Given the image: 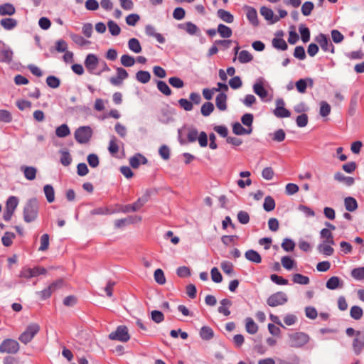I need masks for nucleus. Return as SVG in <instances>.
Wrapping results in <instances>:
<instances>
[{"label":"nucleus","instance_id":"nucleus-1","mask_svg":"<svg viewBox=\"0 0 364 364\" xmlns=\"http://www.w3.org/2000/svg\"><path fill=\"white\" fill-rule=\"evenodd\" d=\"M38 202L36 198L29 199L23 208V220L26 223L34 221L38 216Z\"/></svg>","mask_w":364,"mask_h":364},{"label":"nucleus","instance_id":"nucleus-2","mask_svg":"<svg viewBox=\"0 0 364 364\" xmlns=\"http://www.w3.org/2000/svg\"><path fill=\"white\" fill-rule=\"evenodd\" d=\"M40 326L32 323L27 326L26 330L19 336L18 340L23 344L30 343L34 336L39 332Z\"/></svg>","mask_w":364,"mask_h":364},{"label":"nucleus","instance_id":"nucleus-3","mask_svg":"<svg viewBox=\"0 0 364 364\" xmlns=\"http://www.w3.org/2000/svg\"><path fill=\"white\" fill-rule=\"evenodd\" d=\"M289 346L292 348H301L309 341L308 334L303 332H296L289 334Z\"/></svg>","mask_w":364,"mask_h":364},{"label":"nucleus","instance_id":"nucleus-4","mask_svg":"<svg viewBox=\"0 0 364 364\" xmlns=\"http://www.w3.org/2000/svg\"><path fill=\"white\" fill-rule=\"evenodd\" d=\"M74 135L75 139L78 143L86 144L92 136V129L89 126L80 127L75 130Z\"/></svg>","mask_w":364,"mask_h":364},{"label":"nucleus","instance_id":"nucleus-5","mask_svg":"<svg viewBox=\"0 0 364 364\" xmlns=\"http://www.w3.org/2000/svg\"><path fill=\"white\" fill-rule=\"evenodd\" d=\"M109 338L112 341L127 342L130 339L127 327L126 326H119L116 331L109 334Z\"/></svg>","mask_w":364,"mask_h":364},{"label":"nucleus","instance_id":"nucleus-6","mask_svg":"<svg viewBox=\"0 0 364 364\" xmlns=\"http://www.w3.org/2000/svg\"><path fill=\"white\" fill-rule=\"evenodd\" d=\"M19 350L18 343L14 340L7 338L2 341L0 345V353H6L9 354H15Z\"/></svg>","mask_w":364,"mask_h":364},{"label":"nucleus","instance_id":"nucleus-7","mask_svg":"<svg viewBox=\"0 0 364 364\" xmlns=\"http://www.w3.org/2000/svg\"><path fill=\"white\" fill-rule=\"evenodd\" d=\"M148 196H143L142 197L139 198L138 200L133 204L122 205L120 208V211L124 213L138 211L139 210L141 209V208L144 206V205L148 201Z\"/></svg>","mask_w":364,"mask_h":364},{"label":"nucleus","instance_id":"nucleus-8","mask_svg":"<svg viewBox=\"0 0 364 364\" xmlns=\"http://www.w3.org/2000/svg\"><path fill=\"white\" fill-rule=\"evenodd\" d=\"M288 301L287 294L283 291H278L269 296L267 303L269 306L275 307L284 305Z\"/></svg>","mask_w":364,"mask_h":364},{"label":"nucleus","instance_id":"nucleus-9","mask_svg":"<svg viewBox=\"0 0 364 364\" xmlns=\"http://www.w3.org/2000/svg\"><path fill=\"white\" fill-rule=\"evenodd\" d=\"M316 41L320 45L321 49L325 52L334 53L335 48L330 39L325 34L320 33L316 37Z\"/></svg>","mask_w":364,"mask_h":364},{"label":"nucleus","instance_id":"nucleus-10","mask_svg":"<svg viewBox=\"0 0 364 364\" xmlns=\"http://www.w3.org/2000/svg\"><path fill=\"white\" fill-rule=\"evenodd\" d=\"M84 63H85V66L86 69L91 74L100 75L101 72H100L98 73H95V70H96V68L99 64V59L96 55L92 54V53L88 54L85 60Z\"/></svg>","mask_w":364,"mask_h":364},{"label":"nucleus","instance_id":"nucleus-11","mask_svg":"<svg viewBox=\"0 0 364 364\" xmlns=\"http://www.w3.org/2000/svg\"><path fill=\"white\" fill-rule=\"evenodd\" d=\"M356 338L353 341V349L356 355H360L364 348V329L356 331Z\"/></svg>","mask_w":364,"mask_h":364},{"label":"nucleus","instance_id":"nucleus-12","mask_svg":"<svg viewBox=\"0 0 364 364\" xmlns=\"http://www.w3.org/2000/svg\"><path fill=\"white\" fill-rule=\"evenodd\" d=\"M277 107L274 110V114L279 118L289 117L291 112L284 107V102L282 99H277L276 101Z\"/></svg>","mask_w":364,"mask_h":364},{"label":"nucleus","instance_id":"nucleus-13","mask_svg":"<svg viewBox=\"0 0 364 364\" xmlns=\"http://www.w3.org/2000/svg\"><path fill=\"white\" fill-rule=\"evenodd\" d=\"M263 82L264 79L261 77L257 80L252 87L254 92L258 95L262 100H264L268 95V92L264 87Z\"/></svg>","mask_w":364,"mask_h":364},{"label":"nucleus","instance_id":"nucleus-14","mask_svg":"<svg viewBox=\"0 0 364 364\" xmlns=\"http://www.w3.org/2000/svg\"><path fill=\"white\" fill-rule=\"evenodd\" d=\"M228 96L224 92H220L215 98V105L220 111H225L228 108L227 106Z\"/></svg>","mask_w":364,"mask_h":364},{"label":"nucleus","instance_id":"nucleus-15","mask_svg":"<svg viewBox=\"0 0 364 364\" xmlns=\"http://www.w3.org/2000/svg\"><path fill=\"white\" fill-rule=\"evenodd\" d=\"M334 179L336 181L343 183L346 186H351L355 183V179L350 176H346L341 172H336L334 174Z\"/></svg>","mask_w":364,"mask_h":364},{"label":"nucleus","instance_id":"nucleus-16","mask_svg":"<svg viewBox=\"0 0 364 364\" xmlns=\"http://www.w3.org/2000/svg\"><path fill=\"white\" fill-rule=\"evenodd\" d=\"M147 162L146 158L141 154H136L129 159V164L133 168H137L141 163L146 164Z\"/></svg>","mask_w":364,"mask_h":364},{"label":"nucleus","instance_id":"nucleus-17","mask_svg":"<svg viewBox=\"0 0 364 364\" xmlns=\"http://www.w3.org/2000/svg\"><path fill=\"white\" fill-rule=\"evenodd\" d=\"M260 14L266 20L270 21L272 23H274L279 20V18L274 16L273 11L266 6L261 7Z\"/></svg>","mask_w":364,"mask_h":364},{"label":"nucleus","instance_id":"nucleus-18","mask_svg":"<svg viewBox=\"0 0 364 364\" xmlns=\"http://www.w3.org/2000/svg\"><path fill=\"white\" fill-rule=\"evenodd\" d=\"M245 9L247 11L246 16L250 23L254 26H258L259 21L256 9L251 6H246Z\"/></svg>","mask_w":364,"mask_h":364},{"label":"nucleus","instance_id":"nucleus-19","mask_svg":"<svg viewBox=\"0 0 364 364\" xmlns=\"http://www.w3.org/2000/svg\"><path fill=\"white\" fill-rule=\"evenodd\" d=\"M326 288L331 290H334L337 288L343 287V282L339 277L333 276L328 279L326 284Z\"/></svg>","mask_w":364,"mask_h":364},{"label":"nucleus","instance_id":"nucleus-20","mask_svg":"<svg viewBox=\"0 0 364 364\" xmlns=\"http://www.w3.org/2000/svg\"><path fill=\"white\" fill-rule=\"evenodd\" d=\"M178 27L181 29L185 30L190 35H195L199 31L198 26L190 21L178 24Z\"/></svg>","mask_w":364,"mask_h":364},{"label":"nucleus","instance_id":"nucleus-21","mask_svg":"<svg viewBox=\"0 0 364 364\" xmlns=\"http://www.w3.org/2000/svg\"><path fill=\"white\" fill-rule=\"evenodd\" d=\"M245 258L254 263L259 264L262 262L260 255L254 250H249L245 253Z\"/></svg>","mask_w":364,"mask_h":364},{"label":"nucleus","instance_id":"nucleus-22","mask_svg":"<svg viewBox=\"0 0 364 364\" xmlns=\"http://www.w3.org/2000/svg\"><path fill=\"white\" fill-rule=\"evenodd\" d=\"M232 132L236 135L250 134L252 132V128L245 129L240 123L235 122L232 125Z\"/></svg>","mask_w":364,"mask_h":364},{"label":"nucleus","instance_id":"nucleus-23","mask_svg":"<svg viewBox=\"0 0 364 364\" xmlns=\"http://www.w3.org/2000/svg\"><path fill=\"white\" fill-rule=\"evenodd\" d=\"M217 16L225 23H231L234 21V16L229 11L224 9H218Z\"/></svg>","mask_w":364,"mask_h":364},{"label":"nucleus","instance_id":"nucleus-24","mask_svg":"<svg viewBox=\"0 0 364 364\" xmlns=\"http://www.w3.org/2000/svg\"><path fill=\"white\" fill-rule=\"evenodd\" d=\"M24 173V176L29 181H33L36 178L37 169L33 166H22L21 168Z\"/></svg>","mask_w":364,"mask_h":364},{"label":"nucleus","instance_id":"nucleus-25","mask_svg":"<svg viewBox=\"0 0 364 364\" xmlns=\"http://www.w3.org/2000/svg\"><path fill=\"white\" fill-rule=\"evenodd\" d=\"M221 306L218 307V312L223 314L225 316L230 314L228 307L232 305V301L228 299H223L220 301Z\"/></svg>","mask_w":364,"mask_h":364},{"label":"nucleus","instance_id":"nucleus-26","mask_svg":"<svg viewBox=\"0 0 364 364\" xmlns=\"http://www.w3.org/2000/svg\"><path fill=\"white\" fill-rule=\"evenodd\" d=\"M358 96L359 93L358 92H355L350 98L349 109H348V114L350 116H353L355 114L358 103Z\"/></svg>","mask_w":364,"mask_h":364},{"label":"nucleus","instance_id":"nucleus-27","mask_svg":"<svg viewBox=\"0 0 364 364\" xmlns=\"http://www.w3.org/2000/svg\"><path fill=\"white\" fill-rule=\"evenodd\" d=\"M344 205L346 210L349 212H353L358 208V203L356 200L350 196L344 199Z\"/></svg>","mask_w":364,"mask_h":364},{"label":"nucleus","instance_id":"nucleus-28","mask_svg":"<svg viewBox=\"0 0 364 364\" xmlns=\"http://www.w3.org/2000/svg\"><path fill=\"white\" fill-rule=\"evenodd\" d=\"M320 235H321V237L322 239H323V242L335 245L333 234L330 231L329 229H327V228L322 229L320 232Z\"/></svg>","mask_w":364,"mask_h":364},{"label":"nucleus","instance_id":"nucleus-29","mask_svg":"<svg viewBox=\"0 0 364 364\" xmlns=\"http://www.w3.org/2000/svg\"><path fill=\"white\" fill-rule=\"evenodd\" d=\"M16 9L14 6L9 3H6L0 5V15L1 16H11L15 14Z\"/></svg>","mask_w":364,"mask_h":364},{"label":"nucleus","instance_id":"nucleus-30","mask_svg":"<svg viewBox=\"0 0 364 364\" xmlns=\"http://www.w3.org/2000/svg\"><path fill=\"white\" fill-rule=\"evenodd\" d=\"M331 245H333L330 244V243L323 242L318 245L317 249L319 251V252H321L326 256H331L333 254V252H334V250L331 247Z\"/></svg>","mask_w":364,"mask_h":364},{"label":"nucleus","instance_id":"nucleus-31","mask_svg":"<svg viewBox=\"0 0 364 364\" xmlns=\"http://www.w3.org/2000/svg\"><path fill=\"white\" fill-rule=\"evenodd\" d=\"M128 48L135 53L141 52V46L138 39L135 38H130L128 41Z\"/></svg>","mask_w":364,"mask_h":364},{"label":"nucleus","instance_id":"nucleus-32","mask_svg":"<svg viewBox=\"0 0 364 364\" xmlns=\"http://www.w3.org/2000/svg\"><path fill=\"white\" fill-rule=\"evenodd\" d=\"M217 31L220 36L224 38H230L232 34V29L222 23L218 25Z\"/></svg>","mask_w":364,"mask_h":364},{"label":"nucleus","instance_id":"nucleus-33","mask_svg":"<svg viewBox=\"0 0 364 364\" xmlns=\"http://www.w3.org/2000/svg\"><path fill=\"white\" fill-rule=\"evenodd\" d=\"M200 336L203 340L209 341L214 336L213 329L209 326H203L200 331Z\"/></svg>","mask_w":364,"mask_h":364},{"label":"nucleus","instance_id":"nucleus-34","mask_svg":"<svg viewBox=\"0 0 364 364\" xmlns=\"http://www.w3.org/2000/svg\"><path fill=\"white\" fill-rule=\"evenodd\" d=\"M1 26L6 30H11L17 25V21L11 18H3L0 21Z\"/></svg>","mask_w":364,"mask_h":364},{"label":"nucleus","instance_id":"nucleus-35","mask_svg":"<svg viewBox=\"0 0 364 364\" xmlns=\"http://www.w3.org/2000/svg\"><path fill=\"white\" fill-rule=\"evenodd\" d=\"M43 191L48 203H52L55 200V191L51 185L47 184L43 187Z\"/></svg>","mask_w":364,"mask_h":364},{"label":"nucleus","instance_id":"nucleus-36","mask_svg":"<svg viewBox=\"0 0 364 364\" xmlns=\"http://www.w3.org/2000/svg\"><path fill=\"white\" fill-rule=\"evenodd\" d=\"M246 331L250 334H255L258 331V326L255 323L252 318H246V324H245Z\"/></svg>","mask_w":364,"mask_h":364},{"label":"nucleus","instance_id":"nucleus-37","mask_svg":"<svg viewBox=\"0 0 364 364\" xmlns=\"http://www.w3.org/2000/svg\"><path fill=\"white\" fill-rule=\"evenodd\" d=\"M13 52L9 48H3L0 51V60L6 63H10L12 60Z\"/></svg>","mask_w":364,"mask_h":364},{"label":"nucleus","instance_id":"nucleus-38","mask_svg":"<svg viewBox=\"0 0 364 364\" xmlns=\"http://www.w3.org/2000/svg\"><path fill=\"white\" fill-rule=\"evenodd\" d=\"M18 204V199L16 196H10L6 203V210H10L11 212L15 211L17 205Z\"/></svg>","mask_w":364,"mask_h":364},{"label":"nucleus","instance_id":"nucleus-39","mask_svg":"<svg viewBox=\"0 0 364 364\" xmlns=\"http://www.w3.org/2000/svg\"><path fill=\"white\" fill-rule=\"evenodd\" d=\"M350 315L353 319L360 320L363 317V311L358 306H353L350 310Z\"/></svg>","mask_w":364,"mask_h":364},{"label":"nucleus","instance_id":"nucleus-40","mask_svg":"<svg viewBox=\"0 0 364 364\" xmlns=\"http://www.w3.org/2000/svg\"><path fill=\"white\" fill-rule=\"evenodd\" d=\"M292 281L294 283L302 284V285H306L310 282L309 278L308 277L304 276L301 274H299V273L294 274L293 275Z\"/></svg>","mask_w":364,"mask_h":364},{"label":"nucleus","instance_id":"nucleus-41","mask_svg":"<svg viewBox=\"0 0 364 364\" xmlns=\"http://www.w3.org/2000/svg\"><path fill=\"white\" fill-rule=\"evenodd\" d=\"M215 107L212 102H205L200 108L201 114L204 117H208L214 110Z\"/></svg>","mask_w":364,"mask_h":364},{"label":"nucleus","instance_id":"nucleus-42","mask_svg":"<svg viewBox=\"0 0 364 364\" xmlns=\"http://www.w3.org/2000/svg\"><path fill=\"white\" fill-rule=\"evenodd\" d=\"M70 133V129L68 126L65 124H63L59 127H58L55 129V134L57 136L63 138L69 135Z\"/></svg>","mask_w":364,"mask_h":364},{"label":"nucleus","instance_id":"nucleus-43","mask_svg":"<svg viewBox=\"0 0 364 364\" xmlns=\"http://www.w3.org/2000/svg\"><path fill=\"white\" fill-rule=\"evenodd\" d=\"M272 46L274 48L282 50H286L288 48V45L283 38H273Z\"/></svg>","mask_w":364,"mask_h":364},{"label":"nucleus","instance_id":"nucleus-44","mask_svg":"<svg viewBox=\"0 0 364 364\" xmlns=\"http://www.w3.org/2000/svg\"><path fill=\"white\" fill-rule=\"evenodd\" d=\"M136 80L141 83H147L149 82L151 75L148 71L140 70L136 74Z\"/></svg>","mask_w":364,"mask_h":364},{"label":"nucleus","instance_id":"nucleus-45","mask_svg":"<svg viewBox=\"0 0 364 364\" xmlns=\"http://www.w3.org/2000/svg\"><path fill=\"white\" fill-rule=\"evenodd\" d=\"M301 40L304 43H307L310 40V31L304 24H301L299 27Z\"/></svg>","mask_w":364,"mask_h":364},{"label":"nucleus","instance_id":"nucleus-46","mask_svg":"<svg viewBox=\"0 0 364 364\" xmlns=\"http://www.w3.org/2000/svg\"><path fill=\"white\" fill-rule=\"evenodd\" d=\"M263 208L267 212L273 210L275 208V201L271 196H267L264 198Z\"/></svg>","mask_w":364,"mask_h":364},{"label":"nucleus","instance_id":"nucleus-47","mask_svg":"<svg viewBox=\"0 0 364 364\" xmlns=\"http://www.w3.org/2000/svg\"><path fill=\"white\" fill-rule=\"evenodd\" d=\"M252 54L247 50H243L239 53L238 60L241 63H247L252 60Z\"/></svg>","mask_w":364,"mask_h":364},{"label":"nucleus","instance_id":"nucleus-48","mask_svg":"<svg viewBox=\"0 0 364 364\" xmlns=\"http://www.w3.org/2000/svg\"><path fill=\"white\" fill-rule=\"evenodd\" d=\"M107 26H108L109 31L110 32V33L112 36H117L119 35V33L121 32V28L117 25V23H116L114 21H113L112 20L109 21L107 22Z\"/></svg>","mask_w":364,"mask_h":364},{"label":"nucleus","instance_id":"nucleus-49","mask_svg":"<svg viewBox=\"0 0 364 364\" xmlns=\"http://www.w3.org/2000/svg\"><path fill=\"white\" fill-rule=\"evenodd\" d=\"M157 88L161 92L166 96L171 95V90L164 81L159 80L157 82Z\"/></svg>","mask_w":364,"mask_h":364},{"label":"nucleus","instance_id":"nucleus-50","mask_svg":"<svg viewBox=\"0 0 364 364\" xmlns=\"http://www.w3.org/2000/svg\"><path fill=\"white\" fill-rule=\"evenodd\" d=\"M135 60L134 57L124 54L121 56V63L124 67H132L134 65Z\"/></svg>","mask_w":364,"mask_h":364},{"label":"nucleus","instance_id":"nucleus-51","mask_svg":"<svg viewBox=\"0 0 364 364\" xmlns=\"http://www.w3.org/2000/svg\"><path fill=\"white\" fill-rule=\"evenodd\" d=\"M154 277L156 283L159 284H164L166 283V277L162 269H157L155 270Z\"/></svg>","mask_w":364,"mask_h":364},{"label":"nucleus","instance_id":"nucleus-52","mask_svg":"<svg viewBox=\"0 0 364 364\" xmlns=\"http://www.w3.org/2000/svg\"><path fill=\"white\" fill-rule=\"evenodd\" d=\"M73 41L80 46H83L90 43V41L85 40L82 36L75 33H71L70 35Z\"/></svg>","mask_w":364,"mask_h":364},{"label":"nucleus","instance_id":"nucleus-53","mask_svg":"<svg viewBox=\"0 0 364 364\" xmlns=\"http://www.w3.org/2000/svg\"><path fill=\"white\" fill-rule=\"evenodd\" d=\"M281 262L284 268L287 270L291 269L295 264V261L289 256L282 257Z\"/></svg>","mask_w":364,"mask_h":364},{"label":"nucleus","instance_id":"nucleus-54","mask_svg":"<svg viewBox=\"0 0 364 364\" xmlns=\"http://www.w3.org/2000/svg\"><path fill=\"white\" fill-rule=\"evenodd\" d=\"M238 239L237 235H223L221 237V241L225 246L235 245Z\"/></svg>","mask_w":364,"mask_h":364},{"label":"nucleus","instance_id":"nucleus-55","mask_svg":"<svg viewBox=\"0 0 364 364\" xmlns=\"http://www.w3.org/2000/svg\"><path fill=\"white\" fill-rule=\"evenodd\" d=\"M331 108L328 103L326 101H321L320 103L319 113L322 117H327L331 112Z\"/></svg>","mask_w":364,"mask_h":364},{"label":"nucleus","instance_id":"nucleus-56","mask_svg":"<svg viewBox=\"0 0 364 364\" xmlns=\"http://www.w3.org/2000/svg\"><path fill=\"white\" fill-rule=\"evenodd\" d=\"M314 8V5L311 1H306L301 6V13L304 16H309Z\"/></svg>","mask_w":364,"mask_h":364},{"label":"nucleus","instance_id":"nucleus-57","mask_svg":"<svg viewBox=\"0 0 364 364\" xmlns=\"http://www.w3.org/2000/svg\"><path fill=\"white\" fill-rule=\"evenodd\" d=\"M46 83L48 86L51 88H58L60 85L59 78L55 76L50 75L46 78Z\"/></svg>","mask_w":364,"mask_h":364},{"label":"nucleus","instance_id":"nucleus-58","mask_svg":"<svg viewBox=\"0 0 364 364\" xmlns=\"http://www.w3.org/2000/svg\"><path fill=\"white\" fill-rule=\"evenodd\" d=\"M179 106L183 109L185 111L189 112L193 109V103L185 98H181L178 101Z\"/></svg>","mask_w":364,"mask_h":364},{"label":"nucleus","instance_id":"nucleus-59","mask_svg":"<svg viewBox=\"0 0 364 364\" xmlns=\"http://www.w3.org/2000/svg\"><path fill=\"white\" fill-rule=\"evenodd\" d=\"M15 237V235L10 232L4 233L1 238L2 244L6 247H9L12 244V240Z\"/></svg>","mask_w":364,"mask_h":364},{"label":"nucleus","instance_id":"nucleus-60","mask_svg":"<svg viewBox=\"0 0 364 364\" xmlns=\"http://www.w3.org/2000/svg\"><path fill=\"white\" fill-rule=\"evenodd\" d=\"M220 267L224 273L232 275L233 274V264L228 261L222 262L220 264Z\"/></svg>","mask_w":364,"mask_h":364},{"label":"nucleus","instance_id":"nucleus-61","mask_svg":"<svg viewBox=\"0 0 364 364\" xmlns=\"http://www.w3.org/2000/svg\"><path fill=\"white\" fill-rule=\"evenodd\" d=\"M351 276L357 280L364 279V267L355 268L351 271Z\"/></svg>","mask_w":364,"mask_h":364},{"label":"nucleus","instance_id":"nucleus-62","mask_svg":"<svg viewBox=\"0 0 364 364\" xmlns=\"http://www.w3.org/2000/svg\"><path fill=\"white\" fill-rule=\"evenodd\" d=\"M295 247V243L293 240L289 238H285L282 243V247L287 252L293 251Z\"/></svg>","mask_w":364,"mask_h":364},{"label":"nucleus","instance_id":"nucleus-63","mask_svg":"<svg viewBox=\"0 0 364 364\" xmlns=\"http://www.w3.org/2000/svg\"><path fill=\"white\" fill-rule=\"evenodd\" d=\"M60 153L62 154L60 157L61 164L65 166H69L72 162V158L70 154L68 151H61Z\"/></svg>","mask_w":364,"mask_h":364},{"label":"nucleus","instance_id":"nucleus-64","mask_svg":"<svg viewBox=\"0 0 364 364\" xmlns=\"http://www.w3.org/2000/svg\"><path fill=\"white\" fill-rule=\"evenodd\" d=\"M237 218L238 221L243 225L247 224L250 221L249 214L244 210H240L237 213Z\"/></svg>","mask_w":364,"mask_h":364}]
</instances>
